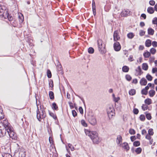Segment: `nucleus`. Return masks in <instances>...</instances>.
<instances>
[{
  "mask_svg": "<svg viewBox=\"0 0 157 157\" xmlns=\"http://www.w3.org/2000/svg\"><path fill=\"white\" fill-rule=\"evenodd\" d=\"M0 17L2 20L7 19L13 26H15L16 21L13 20V17L12 16L9 15L6 7L4 6H0Z\"/></svg>",
  "mask_w": 157,
  "mask_h": 157,
  "instance_id": "nucleus-1",
  "label": "nucleus"
},
{
  "mask_svg": "<svg viewBox=\"0 0 157 157\" xmlns=\"http://www.w3.org/2000/svg\"><path fill=\"white\" fill-rule=\"evenodd\" d=\"M85 133L92 140L93 143L98 144L99 142V138L98 133L95 131H91L88 129H85Z\"/></svg>",
  "mask_w": 157,
  "mask_h": 157,
  "instance_id": "nucleus-2",
  "label": "nucleus"
},
{
  "mask_svg": "<svg viewBox=\"0 0 157 157\" xmlns=\"http://www.w3.org/2000/svg\"><path fill=\"white\" fill-rule=\"evenodd\" d=\"M6 128V135H8L12 139L16 140L17 136L16 133L13 131L12 128L10 126V124L8 123L7 124H5Z\"/></svg>",
  "mask_w": 157,
  "mask_h": 157,
  "instance_id": "nucleus-3",
  "label": "nucleus"
},
{
  "mask_svg": "<svg viewBox=\"0 0 157 157\" xmlns=\"http://www.w3.org/2000/svg\"><path fill=\"white\" fill-rule=\"evenodd\" d=\"M98 44L99 51L101 54L105 53L106 52L105 49V45L102 40L99 39L98 40Z\"/></svg>",
  "mask_w": 157,
  "mask_h": 157,
  "instance_id": "nucleus-4",
  "label": "nucleus"
},
{
  "mask_svg": "<svg viewBox=\"0 0 157 157\" xmlns=\"http://www.w3.org/2000/svg\"><path fill=\"white\" fill-rule=\"evenodd\" d=\"M8 123L7 121L4 120L3 122V125L4 128L2 129L0 128V137L3 136L5 135H6V128L5 126V124H7Z\"/></svg>",
  "mask_w": 157,
  "mask_h": 157,
  "instance_id": "nucleus-5",
  "label": "nucleus"
},
{
  "mask_svg": "<svg viewBox=\"0 0 157 157\" xmlns=\"http://www.w3.org/2000/svg\"><path fill=\"white\" fill-rule=\"evenodd\" d=\"M88 121L89 123L92 125H95L97 123V121L95 117L93 115L89 116Z\"/></svg>",
  "mask_w": 157,
  "mask_h": 157,
  "instance_id": "nucleus-6",
  "label": "nucleus"
},
{
  "mask_svg": "<svg viewBox=\"0 0 157 157\" xmlns=\"http://www.w3.org/2000/svg\"><path fill=\"white\" fill-rule=\"evenodd\" d=\"M113 40L114 41H117L120 39V37L119 35V32L117 30L114 31L113 34Z\"/></svg>",
  "mask_w": 157,
  "mask_h": 157,
  "instance_id": "nucleus-7",
  "label": "nucleus"
},
{
  "mask_svg": "<svg viewBox=\"0 0 157 157\" xmlns=\"http://www.w3.org/2000/svg\"><path fill=\"white\" fill-rule=\"evenodd\" d=\"M114 50L116 51H119L121 49V46L119 42H116L113 44Z\"/></svg>",
  "mask_w": 157,
  "mask_h": 157,
  "instance_id": "nucleus-8",
  "label": "nucleus"
},
{
  "mask_svg": "<svg viewBox=\"0 0 157 157\" xmlns=\"http://www.w3.org/2000/svg\"><path fill=\"white\" fill-rule=\"evenodd\" d=\"M130 11L128 9H124L121 13V15L123 17H126L130 14Z\"/></svg>",
  "mask_w": 157,
  "mask_h": 157,
  "instance_id": "nucleus-9",
  "label": "nucleus"
},
{
  "mask_svg": "<svg viewBox=\"0 0 157 157\" xmlns=\"http://www.w3.org/2000/svg\"><path fill=\"white\" fill-rule=\"evenodd\" d=\"M25 152L21 151L19 153H16L14 157H25Z\"/></svg>",
  "mask_w": 157,
  "mask_h": 157,
  "instance_id": "nucleus-10",
  "label": "nucleus"
},
{
  "mask_svg": "<svg viewBox=\"0 0 157 157\" xmlns=\"http://www.w3.org/2000/svg\"><path fill=\"white\" fill-rule=\"evenodd\" d=\"M147 81L144 78H143L140 80V84L142 86H145L147 85Z\"/></svg>",
  "mask_w": 157,
  "mask_h": 157,
  "instance_id": "nucleus-11",
  "label": "nucleus"
},
{
  "mask_svg": "<svg viewBox=\"0 0 157 157\" xmlns=\"http://www.w3.org/2000/svg\"><path fill=\"white\" fill-rule=\"evenodd\" d=\"M36 117L37 119L39 121H40L41 120V114L40 113V112L39 110V109H38V107H37V108L36 111Z\"/></svg>",
  "mask_w": 157,
  "mask_h": 157,
  "instance_id": "nucleus-12",
  "label": "nucleus"
},
{
  "mask_svg": "<svg viewBox=\"0 0 157 157\" xmlns=\"http://www.w3.org/2000/svg\"><path fill=\"white\" fill-rule=\"evenodd\" d=\"M122 137L120 135H118L117 136V138L116 142L117 144H118L121 145V142L122 141Z\"/></svg>",
  "mask_w": 157,
  "mask_h": 157,
  "instance_id": "nucleus-13",
  "label": "nucleus"
},
{
  "mask_svg": "<svg viewBox=\"0 0 157 157\" xmlns=\"http://www.w3.org/2000/svg\"><path fill=\"white\" fill-rule=\"evenodd\" d=\"M123 145L122 146L123 147L126 151H127L129 149V147L128 144L126 142H124L123 143Z\"/></svg>",
  "mask_w": 157,
  "mask_h": 157,
  "instance_id": "nucleus-14",
  "label": "nucleus"
},
{
  "mask_svg": "<svg viewBox=\"0 0 157 157\" xmlns=\"http://www.w3.org/2000/svg\"><path fill=\"white\" fill-rule=\"evenodd\" d=\"M147 11L150 14H152L154 13V10L152 7H149L147 8Z\"/></svg>",
  "mask_w": 157,
  "mask_h": 157,
  "instance_id": "nucleus-15",
  "label": "nucleus"
},
{
  "mask_svg": "<svg viewBox=\"0 0 157 157\" xmlns=\"http://www.w3.org/2000/svg\"><path fill=\"white\" fill-rule=\"evenodd\" d=\"M129 68L126 66H124L122 68V70L123 72H127L128 71Z\"/></svg>",
  "mask_w": 157,
  "mask_h": 157,
  "instance_id": "nucleus-16",
  "label": "nucleus"
},
{
  "mask_svg": "<svg viewBox=\"0 0 157 157\" xmlns=\"http://www.w3.org/2000/svg\"><path fill=\"white\" fill-rule=\"evenodd\" d=\"M148 33L149 35H152L154 32V30L151 28H149L147 30Z\"/></svg>",
  "mask_w": 157,
  "mask_h": 157,
  "instance_id": "nucleus-17",
  "label": "nucleus"
},
{
  "mask_svg": "<svg viewBox=\"0 0 157 157\" xmlns=\"http://www.w3.org/2000/svg\"><path fill=\"white\" fill-rule=\"evenodd\" d=\"M145 46L147 47H149L151 45V41L149 39L147 40L145 42Z\"/></svg>",
  "mask_w": 157,
  "mask_h": 157,
  "instance_id": "nucleus-18",
  "label": "nucleus"
},
{
  "mask_svg": "<svg viewBox=\"0 0 157 157\" xmlns=\"http://www.w3.org/2000/svg\"><path fill=\"white\" fill-rule=\"evenodd\" d=\"M115 111V110L113 106H110L107 109V113H111Z\"/></svg>",
  "mask_w": 157,
  "mask_h": 157,
  "instance_id": "nucleus-19",
  "label": "nucleus"
},
{
  "mask_svg": "<svg viewBox=\"0 0 157 157\" xmlns=\"http://www.w3.org/2000/svg\"><path fill=\"white\" fill-rule=\"evenodd\" d=\"M142 69L145 71H147L148 69V66L147 63H143L142 65Z\"/></svg>",
  "mask_w": 157,
  "mask_h": 157,
  "instance_id": "nucleus-20",
  "label": "nucleus"
},
{
  "mask_svg": "<svg viewBox=\"0 0 157 157\" xmlns=\"http://www.w3.org/2000/svg\"><path fill=\"white\" fill-rule=\"evenodd\" d=\"M49 96L51 100H53L54 98V94L52 91H49Z\"/></svg>",
  "mask_w": 157,
  "mask_h": 157,
  "instance_id": "nucleus-21",
  "label": "nucleus"
},
{
  "mask_svg": "<svg viewBox=\"0 0 157 157\" xmlns=\"http://www.w3.org/2000/svg\"><path fill=\"white\" fill-rule=\"evenodd\" d=\"M155 91L154 90H150L149 92V96L151 97H153L155 94Z\"/></svg>",
  "mask_w": 157,
  "mask_h": 157,
  "instance_id": "nucleus-22",
  "label": "nucleus"
},
{
  "mask_svg": "<svg viewBox=\"0 0 157 157\" xmlns=\"http://www.w3.org/2000/svg\"><path fill=\"white\" fill-rule=\"evenodd\" d=\"M150 55V53L147 51L146 52H144L143 54L144 57L145 58H147L149 57Z\"/></svg>",
  "mask_w": 157,
  "mask_h": 157,
  "instance_id": "nucleus-23",
  "label": "nucleus"
},
{
  "mask_svg": "<svg viewBox=\"0 0 157 157\" xmlns=\"http://www.w3.org/2000/svg\"><path fill=\"white\" fill-rule=\"evenodd\" d=\"M151 101V99L147 98L145 100L144 102L147 105H150L152 103Z\"/></svg>",
  "mask_w": 157,
  "mask_h": 157,
  "instance_id": "nucleus-24",
  "label": "nucleus"
},
{
  "mask_svg": "<svg viewBox=\"0 0 157 157\" xmlns=\"http://www.w3.org/2000/svg\"><path fill=\"white\" fill-rule=\"evenodd\" d=\"M136 91L134 89H132L129 91V94L131 95H133L136 94Z\"/></svg>",
  "mask_w": 157,
  "mask_h": 157,
  "instance_id": "nucleus-25",
  "label": "nucleus"
},
{
  "mask_svg": "<svg viewBox=\"0 0 157 157\" xmlns=\"http://www.w3.org/2000/svg\"><path fill=\"white\" fill-rule=\"evenodd\" d=\"M145 114H146V117L147 119L149 120L151 119V116L150 113H147V112H145Z\"/></svg>",
  "mask_w": 157,
  "mask_h": 157,
  "instance_id": "nucleus-26",
  "label": "nucleus"
},
{
  "mask_svg": "<svg viewBox=\"0 0 157 157\" xmlns=\"http://www.w3.org/2000/svg\"><path fill=\"white\" fill-rule=\"evenodd\" d=\"M52 109L53 110H57L58 109V106L55 102H53L52 104Z\"/></svg>",
  "mask_w": 157,
  "mask_h": 157,
  "instance_id": "nucleus-27",
  "label": "nucleus"
},
{
  "mask_svg": "<svg viewBox=\"0 0 157 157\" xmlns=\"http://www.w3.org/2000/svg\"><path fill=\"white\" fill-rule=\"evenodd\" d=\"M49 115L51 117H52L54 119H55V120H56L57 119V117L56 115L54 113L50 112L49 111Z\"/></svg>",
  "mask_w": 157,
  "mask_h": 157,
  "instance_id": "nucleus-28",
  "label": "nucleus"
},
{
  "mask_svg": "<svg viewBox=\"0 0 157 157\" xmlns=\"http://www.w3.org/2000/svg\"><path fill=\"white\" fill-rule=\"evenodd\" d=\"M88 52L90 54H93L94 52V49L92 47H90L88 49Z\"/></svg>",
  "mask_w": 157,
  "mask_h": 157,
  "instance_id": "nucleus-29",
  "label": "nucleus"
},
{
  "mask_svg": "<svg viewBox=\"0 0 157 157\" xmlns=\"http://www.w3.org/2000/svg\"><path fill=\"white\" fill-rule=\"evenodd\" d=\"M136 71L139 72L138 75H141L143 73L142 71L140 66H139L138 67L137 69L136 70Z\"/></svg>",
  "mask_w": 157,
  "mask_h": 157,
  "instance_id": "nucleus-30",
  "label": "nucleus"
},
{
  "mask_svg": "<svg viewBox=\"0 0 157 157\" xmlns=\"http://www.w3.org/2000/svg\"><path fill=\"white\" fill-rule=\"evenodd\" d=\"M146 78L149 81H151L152 79V77L150 74H147L146 76Z\"/></svg>",
  "mask_w": 157,
  "mask_h": 157,
  "instance_id": "nucleus-31",
  "label": "nucleus"
},
{
  "mask_svg": "<svg viewBox=\"0 0 157 157\" xmlns=\"http://www.w3.org/2000/svg\"><path fill=\"white\" fill-rule=\"evenodd\" d=\"M156 52V50L154 48H152L150 50V53L152 55L155 54Z\"/></svg>",
  "mask_w": 157,
  "mask_h": 157,
  "instance_id": "nucleus-32",
  "label": "nucleus"
},
{
  "mask_svg": "<svg viewBox=\"0 0 157 157\" xmlns=\"http://www.w3.org/2000/svg\"><path fill=\"white\" fill-rule=\"evenodd\" d=\"M135 152L137 154L140 153L142 151V149L141 147H139L137 148L135 150Z\"/></svg>",
  "mask_w": 157,
  "mask_h": 157,
  "instance_id": "nucleus-33",
  "label": "nucleus"
},
{
  "mask_svg": "<svg viewBox=\"0 0 157 157\" xmlns=\"http://www.w3.org/2000/svg\"><path fill=\"white\" fill-rule=\"evenodd\" d=\"M148 106L146 104H143L142 106V109L144 111H145L148 108Z\"/></svg>",
  "mask_w": 157,
  "mask_h": 157,
  "instance_id": "nucleus-34",
  "label": "nucleus"
},
{
  "mask_svg": "<svg viewBox=\"0 0 157 157\" xmlns=\"http://www.w3.org/2000/svg\"><path fill=\"white\" fill-rule=\"evenodd\" d=\"M133 145L134 146L137 147L140 145V143L139 141H135L133 142Z\"/></svg>",
  "mask_w": 157,
  "mask_h": 157,
  "instance_id": "nucleus-35",
  "label": "nucleus"
},
{
  "mask_svg": "<svg viewBox=\"0 0 157 157\" xmlns=\"http://www.w3.org/2000/svg\"><path fill=\"white\" fill-rule=\"evenodd\" d=\"M41 113L43 117L45 118L46 117V115L45 114V111L44 109H41Z\"/></svg>",
  "mask_w": 157,
  "mask_h": 157,
  "instance_id": "nucleus-36",
  "label": "nucleus"
},
{
  "mask_svg": "<svg viewBox=\"0 0 157 157\" xmlns=\"http://www.w3.org/2000/svg\"><path fill=\"white\" fill-rule=\"evenodd\" d=\"M134 34L132 33H129L127 34L128 37L130 39H132L134 37Z\"/></svg>",
  "mask_w": 157,
  "mask_h": 157,
  "instance_id": "nucleus-37",
  "label": "nucleus"
},
{
  "mask_svg": "<svg viewBox=\"0 0 157 157\" xmlns=\"http://www.w3.org/2000/svg\"><path fill=\"white\" fill-rule=\"evenodd\" d=\"M140 120L142 121H144L145 120V116L144 115H141L139 117Z\"/></svg>",
  "mask_w": 157,
  "mask_h": 157,
  "instance_id": "nucleus-38",
  "label": "nucleus"
},
{
  "mask_svg": "<svg viewBox=\"0 0 157 157\" xmlns=\"http://www.w3.org/2000/svg\"><path fill=\"white\" fill-rule=\"evenodd\" d=\"M141 92L142 94L146 95L147 94L148 91L144 89H143L142 90Z\"/></svg>",
  "mask_w": 157,
  "mask_h": 157,
  "instance_id": "nucleus-39",
  "label": "nucleus"
},
{
  "mask_svg": "<svg viewBox=\"0 0 157 157\" xmlns=\"http://www.w3.org/2000/svg\"><path fill=\"white\" fill-rule=\"evenodd\" d=\"M148 134L150 135H153L154 134L153 129L152 128L149 129L148 131Z\"/></svg>",
  "mask_w": 157,
  "mask_h": 157,
  "instance_id": "nucleus-40",
  "label": "nucleus"
},
{
  "mask_svg": "<svg viewBox=\"0 0 157 157\" xmlns=\"http://www.w3.org/2000/svg\"><path fill=\"white\" fill-rule=\"evenodd\" d=\"M129 133L131 135H134L135 133V130L133 129H130L129 131Z\"/></svg>",
  "mask_w": 157,
  "mask_h": 157,
  "instance_id": "nucleus-41",
  "label": "nucleus"
},
{
  "mask_svg": "<svg viewBox=\"0 0 157 157\" xmlns=\"http://www.w3.org/2000/svg\"><path fill=\"white\" fill-rule=\"evenodd\" d=\"M81 123L82 124L84 127H86L87 126V124L86 123L85 121L83 120H82L81 121Z\"/></svg>",
  "mask_w": 157,
  "mask_h": 157,
  "instance_id": "nucleus-42",
  "label": "nucleus"
},
{
  "mask_svg": "<svg viewBox=\"0 0 157 157\" xmlns=\"http://www.w3.org/2000/svg\"><path fill=\"white\" fill-rule=\"evenodd\" d=\"M47 76L49 78H50L52 77V74L51 71L49 70H48L47 72Z\"/></svg>",
  "mask_w": 157,
  "mask_h": 157,
  "instance_id": "nucleus-43",
  "label": "nucleus"
},
{
  "mask_svg": "<svg viewBox=\"0 0 157 157\" xmlns=\"http://www.w3.org/2000/svg\"><path fill=\"white\" fill-rule=\"evenodd\" d=\"M125 78L127 80L130 81L132 79V77L129 75H125Z\"/></svg>",
  "mask_w": 157,
  "mask_h": 157,
  "instance_id": "nucleus-44",
  "label": "nucleus"
},
{
  "mask_svg": "<svg viewBox=\"0 0 157 157\" xmlns=\"http://www.w3.org/2000/svg\"><path fill=\"white\" fill-rule=\"evenodd\" d=\"M21 15L22 16L21 17H20V16H18V19L20 23L22 22L24 20V17L22 14Z\"/></svg>",
  "mask_w": 157,
  "mask_h": 157,
  "instance_id": "nucleus-45",
  "label": "nucleus"
},
{
  "mask_svg": "<svg viewBox=\"0 0 157 157\" xmlns=\"http://www.w3.org/2000/svg\"><path fill=\"white\" fill-rule=\"evenodd\" d=\"M108 113V115L109 118L110 117H112V116H113L115 115V112H112L111 113Z\"/></svg>",
  "mask_w": 157,
  "mask_h": 157,
  "instance_id": "nucleus-46",
  "label": "nucleus"
},
{
  "mask_svg": "<svg viewBox=\"0 0 157 157\" xmlns=\"http://www.w3.org/2000/svg\"><path fill=\"white\" fill-rule=\"evenodd\" d=\"M152 23L153 24L157 25V17H155L152 20Z\"/></svg>",
  "mask_w": 157,
  "mask_h": 157,
  "instance_id": "nucleus-47",
  "label": "nucleus"
},
{
  "mask_svg": "<svg viewBox=\"0 0 157 157\" xmlns=\"http://www.w3.org/2000/svg\"><path fill=\"white\" fill-rule=\"evenodd\" d=\"M133 112L135 114H137L139 113V110L137 108H134L133 110Z\"/></svg>",
  "mask_w": 157,
  "mask_h": 157,
  "instance_id": "nucleus-48",
  "label": "nucleus"
},
{
  "mask_svg": "<svg viewBox=\"0 0 157 157\" xmlns=\"http://www.w3.org/2000/svg\"><path fill=\"white\" fill-rule=\"evenodd\" d=\"M145 32L143 30H140V31L139 35L141 36H142L144 35Z\"/></svg>",
  "mask_w": 157,
  "mask_h": 157,
  "instance_id": "nucleus-49",
  "label": "nucleus"
},
{
  "mask_svg": "<svg viewBox=\"0 0 157 157\" xmlns=\"http://www.w3.org/2000/svg\"><path fill=\"white\" fill-rule=\"evenodd\" d=\"M149 3L150 5L153 6L155 5V2L153 0H151L149 1Z\"/></svg>",
  "mask_w": 157,
  "mask_h": 157,
  "instance_id": "nucleus-50",
  "label": "nucleus"
},
{
  "mask_svg": "<svg viewBox=\"0 0 157 157\" xmlns=\"http://www.w3.org/2000/svg\"><path fill=\"white\" fill-rule=\"evenodd\" d=\"M72 115L74 117H75L77 116V113L75 110H72Z\"/></svg>",
  "mask_w": 157,
  "mask_h": 157,
  "instance_id": "nucleus-51",
  "label": "nucleus"
},
{
  "mask_svg": "<svg viewBox=\"0 0 157 157\" xmlns=\"http://www.w3.org/2000/svg\"><path fill=\"white\" fill-rule=\"evenodd\" d=\"M57 70L59 71H61L62 69V67L61 64L58 65Z\"/></svg>",
  "mask_w": 157,
  "mask_h": 157,
  "instance_id": "nucleus-52",
  "label": "nucleus"
},
{
  "mask_svg": "<svg viewBox=\"0 0 157 157\" xmlns=\"http://www.w3.org/2000/svg\"><path fill=\"white\" fill-rule=\"evenodd\" d=\"M152 46L155 47H157V42L156 41H153L152 42Z\"/></svg>",
  "mask_w": 157,
  "mask_h": 157,
  "instance_id": "nucleus-53",
  "label": "nucleus"
},
{
  "mask_svg": "<svg viewBox=\"0 0 157 157\" xmlns=\"http://www.w3.org/2000/svg\"><path fill=\"white\" fill-rule=\"evenodd\" d=\"M49 86L51 88H53V82L52 80H51L50 82L49 83Z\"/></svg>",
  "mask_w": 157,
  "mask_h": 157,
  "instance_id": "nucleus-54",
  "label": "nucleus"
},
{
  "mask_svg": "<svg viewBox=\"0 0 157 157\" xmlns=\"http://www.w3.org/2000/svg\"><path fill=\"white\" fill-rule=\"evenodd\" d=\"M150 136V135L147 134L145 136V138L149 140H150L151 139V137Z\"/></svg>",
  "mask_w": 157,
  "mask_h": 157,
  "instance_id": "nucleus-55",
  "label": "nucleus"
},
{
  "mask_svg": "<svg viewBox=\"0 0 157 157\" xmlns=\"http://www.w3.org/2000/svg\"><path fill=\"white\" fill-rule=\"evenodd\" d=\"M78 109L80 113L81 114H82L83 113V112L82 107H80Z\"/></svg>",
  "mask_w": 157,
  "mask_h": 157,
  "instance_id": "nucleus-56",
  "label": "nucleus"
},
{
  "mask_svg": "<svg viewBox=\"0 0 157 157\" xmlns=\"http://www.w3.org/2000/svg\"><path fill=\"white\" fill-rule=\"evenodd\" d=\"M68 103L71 109H72L74 108L73 104L71 102H69Z\"/></svg>",
  "mask_w": 157,
  "mask_h": 157,
  "instance_id": "nucleus-57",
  "label": "nucleus"
},
{
  "mask_svg": "<svg viewBox=\"0 0 157 157\" xmlns=\"http://www.w3.org/2000/svg\"><path fill=\"white\" fill-rule=\"evenodd\" d=\"M131 140L132 142H133L136 139L135 136H132L130 137Z\"/></svg>",
  "mask_w": 157,
  "mask_h": 157,
  "instance_id": "nucleus-58",
  "label": "nucleus"
},
{
  "mask_svg": "<svg viewBox=\"0 0 157 157\" xmlns=\"http://www.w3.org/2000/svg\"><path fill=\"white\" fill-rule=\"evenodd\" d=\"M157 72V68H153L152 69V72L153 73H155Z\"/></svg>",
  "mask_w": 157,
  "mask_h": 157,
  "instance_id": "nucleus-59",
  "label": "nucleus"
},
{
  "mask_svg": "<svg viewBox=\"0 0 157 157\" xmlns=\"http://www.w3.org/2000/svg\"><path fill=\"white\" fill-rule=\"evenodd\" d=\"M10 156L11 157H12V155L6 153L3 156V157H9V156Z\"/></svg>",
  "mask_w": 157,
  "mask_h": 157,
  "instance_id": "nucleus-60",
  "label": "nucleus"
},
{
  "mask_svg": "<svg viewBox=\"0 0 157 157\" xmlns=\"http://www.w3.org/2000/svg\"><path fill=\"white\" fill-rule=\"evenodd\" d=\"M76 95V96H77V97H78V98H79L81 99V100L82 101L83 103L84 104H85V101H84V99L82 98H81V97H80L78 95Z\"/></svg>",
  "mask_w": 157,
  "mask_h": 157,
  "instance_id": "nucleus-61",
  "label": "nucleus"
},
{
  "mask_svg": "<svg viewBox=\"0 0 157 157\" xmlns=\"http://www.w3.org/2000/svg\"><path fill=\"white\" fill-rule=\"evenodd\" d=\"M146 133H147V132H146V131L145 129H144L142 130L141 133H142V135H144V134H146Z\"/></svg>",
  "mask_w": 157,
  "mask_h": 157,
  "instance_id": "nucleus-62",
  "label": "nucleus"
},
{
  "mask_svg": "<svg viewBox=\"0 0 157 157\" xmlns=\"http://www.w3.org/2000/svg\"><path fill=\"white\" fill-rule=\"evenodd\" d=\"M141 17H143L144 19H145L146 18V15L145 14L142 13L141 14Z\"/></svg>",
  "mask_w": 157,
  "mask_h": 157,
  "instance_id": "nucleus-63",
  "label": "nucleus"
},
{
  "mask_svg": "<svg viewBox=\"0 0 157 157\" xmlns=\"http://www.w3.org/2000/svg\"><path fill=\"white\" fill-rule=\"evenodd\" d=\"M137 80L136 78L133 79L132 82V83H135V84H136L137 83Z\"/></svg>",
  "mask_w": 157,
  "mask_h": 157,
  "instance_id": "nucleus-64",
  "label": "nucleus"
}]
</instances>
